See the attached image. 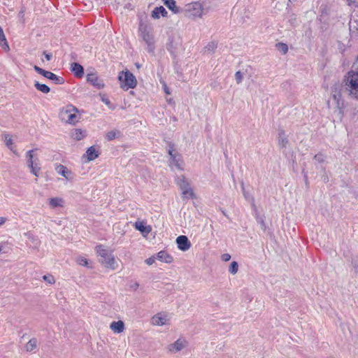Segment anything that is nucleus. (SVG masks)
Listing matches in <instances>:
<instances>
[{"label": "nucleus", "instance_id": "1", "mask_svg": "<svg viewBox=\"0 0 358 358\" xmlns=\"http://www.w3.org/2000/svg\"><path fill=\"white\" fill-rule=\"evenodd\" d=\"M345 89L349 94L358 99V71L350 70L344 77Z\"/></svg>", "mask_w": 358, "mask_h": 358}, {"label": "nucleus", "instance_id": "2", "mask_svg": "<svg viewBox=\"0 0 358 358\" xmlns=\"http://www.w3.org/2000/svg\"><path fill=\"white\" fill-rule=\"evenodd\" d=\"M96 251L100 257L99 262L106 268L115 270L117 268V262L111 252L106 250L103 245H99L96 247Z\"/></svg>", "mask_w": 358, "mask_h": 358}, {"label": "nucleus", "instance_id": "3", "mask_svg": "<svg viewBox=\"0 0 358 358\" xmlns=\"http://www.w3.org/2000/svg\"><path fill=\"white\" fill-rule=\"evenodd\" d=\"M343 90V86L340 83H336L334 85L331 89V94L334 100L336 103L338 116L341 120L343 117V109L345 108V102L342 98V91Z\"/></svg>", "mask_w": 358, "mask_h": 358}, {"label": "nucleus", "instance_id": "4", "mask_svg": "<svg viewBox=\"0 0 358 358\" xmlns=\"http://www.w3.org/2000/svg\"><path fill=\"white\" fill-rule=\"evenodd\" d=\"M118 79L120 81L121 87L123 89H134L137 85L136 77L128 70L120 72L118 76Z\"/></svg>", "mask_w": 358, "mask_h": 358}, {"label": "nucleus", "instance_id": "5", "mask_svg": "<svg viewBox=\"0 0 358 358\" xmlns=\"http://www.w3.org/2000/svg\"><path fill=\"white\" fill-rule=\"evenodd\" d=\"M78 112V110L76 107L69 105L65 110L61 111L60 118L69 124H75L80 119V117L76 114Z\"/></svg>", "mask_w": 358, "mask_h": 358}, {"label": "nucleus", "instance_id": "6", "mask_svg": "<svg viewBox=\"0 0 358 358\" xmlns=\"http://www.w3.org/2000/svg\"><path fill=\"white\" fill-rule=\"evenodd\" d=\"M34 69L38 74L52 81L55 85H63L65 83V80L63 77L59 76L51 71H46L36 65L34 66Z\"/></svg>", "mask_w": 358, "mask_h": 358}, {"label": "nucleus", "instance_id": "7", "mask_svg": "<svg viewBox=\"0 0 358 358\" xmlns=\"http://www.w3.org/2000/svg\"><path fill=\"white\" fill-rule=\"evenodd\" d=\"M168 144V153L171 157L170 163L173 164L178 169L183 170V168L181 166L180 162H182L181 159V156L179 154L174 153L175 151V145L173 143L169 141L167 143Z\"/></svg>", "mask_w": 358, "mask_h": 358}, {"label": "nucleus", "instance_id": "8", "mask_svg": "<svg viewBox=\"0 0 358 358\" xmlns=\"http://www.w3.org/2000/svg\"><path fill=\"white\" fill-rule=\"evenodd\" d=\"M86 80L88 83L97 90L103 89L105 86L103 80L98 76L96 73H87L86 76Z\"/></svg>", "mask_w": 358, "mask_h": 358}, {"label": "nucleus", "instance_id": "9", "mask_svg": "<svg viewBox=\"0 0 358 358\" xmlns=\"http://www.w3.org/2000/svg\"><path fill=\"white\" fill-rule=\"evenodd\" d=\"M186 12L188 16L201 17L202 15V6L199 2H194L187 6Z\"/></svg>", "mask_w": 358, "mask_h": 358}, {"label": "nucleus", "instance_id": "10", "mask_svg": "<svg viewBox=\"0 0 358 358\" xmlns=\"http://www.w3.org/2000/svg\"><path fill=\"white\" fill-rule=\"evenodd\" d=\"M139 31H141V36L145 43L155 41L152 35V29L150 27L141 24L139 27Z\"/></svg>", "mask_w": 358, "mask_h": 358}, {"label": "nucleus", "instance_id": "11", "mask_svg": "<svg viewBox=\"0 0 358 358\" xmlns=\"http://www.w3.org/2000/svg\"><path fill=\"white\" fill-rule=\"evenodd\" d=\"M178 248L183 252L188 250L191 248V242L186 236L180 235L176 238Z\"/></svg>", "mask_w": 358, "mask_h": 358}, {"label": "nucleus", "instance_id": "12", "mask_svg": "<svg viewBox=\"0 0 358 358\" xmlns=\"http://www.w3.org/2000/svg\"><path fill=\"white\" fill-rule=\"evenodd\" d=\"M180 43L174 40L173 36H169L166 44V49L173 56V59H176L177 57V50Z\"/></svg>", "mask_w": 358, "mask_h": 358}, {"label": "nucleus", "instance_id": "13", "mask_svg": "<svg viewBox=\"0 0 358 358\" xmlns=\"http://www.w3.org/2000/svg\"><path fill=\"white\" fill-rule=\"evenodd\" d=\"M187 345V342L185 339L180 338L176 341L173 343L170 344L168 346V349L171 352H177L180 351Z\"/></svg>", "mask_w": 358, "mask_h": 358}, {"label": "nucleus", "instance_id": "14", "mask_svg": "<svg viewBox=\"0 0 358 358\" xmlns=\"http://www.w3.org/2000/svg\"><path fill=\"white\" fill-rule=\"evenodd\" d=\"M135 229L139 231L143 236H147L150 233L152 228L147 225L143 221H136L134 224Z\"/></svg>", "mask_w": 358, "mask_h": 358}, {"label": "nucleus", "instance_id": "15", "mask_svg": "<svg viewBox=\"0 0 358 358\" xmlns=\"http://www.w3.org/2000/svg\"><path fill=\"white\" fill-rule=\"evenodd\" d=\"M71 71H72L75 77L78 78H83L85 74L83 66L77 62H73L71 64Z\"/></svg>", "mask_w": 358, "mask_h": 358}, {"label": "nucleus", "instance_id": "16", "mask_svg": "<svg viewBox=\"0 0 358 358\" xmlns=\"http://www.w3.org/2000/svg\"><path fill=\"white\" fill-rule=\"evenodd\" d=\"M167 14L166 10L162 6H160L154 8L151 17L154 19H159L160 16L166 17Z\"/></svg>", "mask_w": 358, "mask_h": 358}, {"label": "nucleus", "instance_id": "17", "mask_svg": "<svg viewBox=\"0 0 358 358\" xmlns=\"http://www.w3.org/2000/svg\"><path fill=\"white\" fill-rule=\"evenodd\" d=\"M99 152L95 148L94 146L88 148L86 151V157L89 162L94 160L99 156Z\"/></svg>", "mask_w": 358, "mask_h": 358}, {"label": "nucleus", "instance_id": "18", "mask_svg": "<svg viewBox=\"0 0 358 358\" xmlns=\"http://www.w3.org/2000/svg\"><path fill=\"white\" fill-rule=\"evenodd\" d=\"M157 258L165 263H171L173 260V257L164 250H161L157 254Z\"/></svg>", "mask_w": 358, "mask_h": 358}, {"label": "nucleus", "instance_id": "19", "mask_svg": "<svg viewBox=\"0 0 358 358\" xmlns=\"http://www.w3.org/2000/svg\"><path fill=\"white\" fill-rule=\"evenodd\" d=\"M71 136L76 141H80L86 136V131L81 129H74L71 131Z\"/></svg>", "mask_w": 358, "mask_h": 358}, {"label": "nucleus", "instance_id": "20", "mask_svg": "<svg viewBox=\"0 0 358 358\" xmlns=\"http://www.w3.org/2000/svg\"><path fill=\"white\" fill-rule=\"evenodd\" d=\"M176 182L177 185L179 186L181 191L190 187L189 182L184 175L178 176L176 179Z\"/></svg>", "mask_w": 358, "mask_h": 358}, {"label": "nucleus", "instance_id": "21", "mask_svg": "<svg viewBox=\"0 0 358 358\" xmlns=\"http://www.w3.org/2000/svg\"><path fill=\"white\" fill-rule=\"evenodd\" d=\"M110 327L115 333L120 334L124 329V323L122 320L114 321L110 324Z\"/></svg>", "mask_w": 358, "mask_h": 358}, {"label": "nucleus", "instance_id": "22", "mask_svg": "<svg viewBox=\"0 0 358 358\" xmlns=\"http://www.w3.org/2000/svg\"><path fill=\"white\" fill-rule=\"evenodd\" d=\"M289 143V140L285 135V132L283 130H281L278 133V145L280 148H285L287 145Z\"/></svg>", "mask_w": 358, "mask_h": 358}, {"label": "nucleus", "instance_id": "23", "mask_svg": "<svg viewBox=\"0 0 358 358\" xmlns=\"http://www.w3.org/2000/svg\"><path fill=\"white\" fill-rule=\"evenodd\" d=\"M164 5L171 10L173 13H178L180 8L176 6V2L174 0H162Z\"/></svg>", "mask_w": 358, "mask_h": 358}, {"label": "nucleus", "instance_id": "24", "mask_svg": "<svg viewBox=\"0 0 358 358\" xmlns=\"http://www.w3.org/2000/svg\"><path fill=\"white\" fill-rule=\"evenodd\" d=\"M152 322L155 325L162 326L166 324V317L159 315V314H158L152 317Z\"/></svg>", "mask_w": 358, "mask_h": 358}, {"label": "nucleus", "instance_id": "25", "mask_svg": "<svg viewBox=\"0 0 358 358\" xmlns=\"http://www.w3.org/2000/svg\"><path fill=\"white\" fill-rule=\"evenodd\" d=\"M33 150H29L27 152L26 157H27V164L28 167L33 168L35 165L36 160H38V158H36L35 160H34V155H33Z\"/></svg>", "mask_w": 358, "mask_h": 358}, {"label": "nucleus", "instance_id": "26", "mask_svg": "<svg viewBox=\"0 0 358 358\" xmlns=\"http://www.w3.org/2000/svg\"><path fill=\"white\" fill-rule=\"evenodd\" d=\"M34 87L37 90L44 94H48L50 92V88L47 85L40 83L38 81L34 82Z\"/></svg>", "mask_w": 358, "mask_h": 358}, {"label": "nucleus", "instance_id": "27", "mask_svg": "<svg viewBox=\"0 0 358 358\" xmlns=\"http://www.w3.org/2000/svg\"><path fill=\"white\" fill-rule=\"evenodd\" d=\"M55 171L58 174L66 178H68L67 174L69 173H71L70 171H69L68 169L62 164L57 165V166L55 167Z\"/></svg>", "mask_w": 358, "mask_h": 358}, {"label": "nucleus", "instance_id": "28", "mask_svg": "<svg viewBox=\"0 0 358 358\" xmlns=\"http://www.w3.org/2000/svg\"><path fill=\"white\" fill-rule=\"evenodd\" d=\"M63 199L59 197L51 198L49 200L50 206L55 208L59 206H62Z\"/></svg>", "mask_w": 358, "mask_h": 358}, {"label": "nucleus", "instance_id": "29", "mask_svg": "<svg viewBox=\"0 0 358 358\" xmlns=\"http://www.w3.org/2000/svg\"><path fill=\"white\" fill-rule=\"evenodd\" d=\"M182 197L183 199L189 198L194 199L195 198V194L194 193L193 189L190 187H189L188 188L185 189L182 191Z\"/></svg>", "mask_w": 358, "mask_h": 358}, {"label": "nucleus", "instance_id": "30", "mask_svg": "<svg viewBox=\"0 0 358 358\" xmlns=\"http://www.w3.org/2000/svg\"><path fill=\"white\" fill-rule=\"evenodd\" d=\"M37 347V340L35 338H33L29 340V341L26 344V350L28 352H31L35 350Z\"/></svg>", "mask_w": 358, "mask_h": 358}, {"label": "nucleus", "instance_id": "31", "mask_svg": "<svg viewBox=\"0 0 358 358\" xmlns=\"http://www.w3.org/2000/svg\"><path fill=\"white\" fill-rule=\"evenodd\" d=\"M217 48V43L211 41L208 43L204 48L205 52L208 53H213Z\"/></svg>", "mask_w": 358, "mask_h": 358}, {"label": "nucleus", "instance_id": "32", "mask_svg": "<svg viewBox=\"0 0 358 358\" xmlns=\"http://www.w3.org/2000/svg\"><path fill=\"white\" fill-rule=\"evenodd\" d=\"M120 136V131L112 130V131H109L106 133V138L110 141L115 139V138L119 137Z\"/></svg>", "mask_w": 358, "mask_h": 358}, {"label": "nucleus", "instance_id": "33", "mask_svg": "<svg viewBox=\"0 0 358 358\" xmlns=\"http://www.w3.org/2000/svg\"><path fill=\"white\" fill-rule=\"evenodd\" d=\"M256 220L257 223L260 225L261 229L265 231L266 230L267 227L264 218L262 216H260L259 215H257Z\"/></svg>", "mask_w": 358, "mask_h": 358}, {"label": "nucleus", "instance_id": "34", "mask_svg": "<svg viewBox=\"0 0 358 358\" xmlns=\"http://www.w3.org/2000/svg\"><path fill=\"white\" fill-rule=\"evenodd\" d=\"M238 270V264L236 261H233L229 266V272L233 275L236 274Z\"/></svg>", "mask_w": 358, "mask_h": 358}, {"label": "nucleus", "instance_id": "35", "mask_svg": "<svg viewBox=\"0 0 358 358\" xmlns=\"http://www.w3.org/2000/svg\"><path fill=\"white\" fill-rule=\"evenodd\" d=\"M275 46L278 50L282 54H286L288 51V46L286 43H278Z\"/></svg>", "mask_w": 358, "mask_h": 358}, {"label": "nucleus", "instance_id": "36", "mask_svg": "<svg viewBox=\"0 0 358 358\" xmlns=\"http://www.w3.org/2000/svg\"><path fill=\"white\" fill-rule=\"evenodd\" d=\"M313 159L317 163L322 164L325 161V156L322 152H319L314 156Z\"/></svg>", "mask_w": 358, "mask_h": 358}, {"label": "nucleus", "instance_id": "37", "mask_svg": "<svg viewBox=\"0 0 358 358\" xmlns=\"http://www.w3.org/2000/svg\"><path fill=\"white\" fill-rule=\"evenodd\" d=\"M43 279L46 282H48V284H50V285H52L55 282V278L51 274H47V275H44L43 276Z\"/></svg>", "mask_w": 358, "mask_h": 358}, {"label": "nucleus", "instance_id": "38", "mask_svg": "<svg viewBox=\"0 0 358 358\" xmlns=\"http://www.w3.org/2000/svg\"><path fill=\"white\" fill-rule=\"evenodd\" d=\"M243 76L244 73L241 72V71H238L235 73V79L237 84H240L242 83L243 80Z\"/></svg>", "mask_w": 358, "mask_h": 358}, {"label": "nucleus", "instance_id": "39", "mask_svg": "<svg viewBox=\"0 0 358 358\" xmlns=\"http://www.w3.org/2000/svg\"><path fill=\"white\" fill-rule=\"evenodd\" d=\"M146 44L148 45L147 51L149 53H151V54L154 55L155 54V41L146 43Z\"/></svg>", "mask_w": 358, "mask_h": 358}, {"label": "nucleus", "instance_id": "40", "mask_svg": "<svg viewBox=\"0 0 358 358\" xmlns=\"http://www.w3.org/2000/svg\"><path fill=\"white\" fill-rule=\"evenodd\" d=\"M40 169L41 168L38 166L37 164H35L33 168H30L31 173L37 177L38 176V171H40Z\"/></svg>", "mask_w": 358, "mask_h": 358}, {"label": "nucleus", "instance_id": "41", "mask_svg": "<svg viewBox=\"0 0 358 358\" xmlns=\"http://www.w3.org/2000/svg\"><path fill=\"white\" fill-rule=\"evenodd\" d=\"M230 259H231V255L228 253H224V254L222 255V256H221V259L223 262H228L230 260Z\"/></svg>", "mask_w": 358, "mask_h": 358}, {"label": "nucleus", "instance_id": "42", "mask_svg": "<svg viewBox=\"0 0 358 358\" xmlns=\"http://www.w3.org/2000/svg\"><path fill=\"white\" fill-rule=\"evenodd\" d=\"M43 55L47 61H50L52 58V55L50 52H47L46 51H44Z\"/></svg>", "mask_w": 358, "mask_h": 358}, {"label": "nucleus", "instance_id": "43", "mask_svg": "<svg viewBox=\"0 0 358 358\" xmlns=\"http://www.w3.org/2000/svg\"><path fill=\"white\" fill-rule=\"evenodd\" d=\"M24 236H27L31 241L34 242L35 238L30 232L25 233Z\"/></svg>", "mask_w": 358, "mask_h": 358}, {"label": "nucleus", "instance_id": "44", "mask_svg": "<svg viewBox=\"0 0 358 358\" xmlns=\"http://www.w3.org/2000/svg\"><path fill=\"white\" fill-rule=\"evenodd\" d=\"M155 257H151L145 260L148 265H152L155 262Z\"/></svg>", "mask_w": 358, "mask_h": 358}, {"label": "nucleus", "instance_id": "45", "mask_svg": "<svg viewBox=\"0 0 358 358\" xmlns=\"http://www.w3.org/2000/svg\"><path fill=\"white\" fill-rule=\"evenodd\" d=\"M5 141H6V145L8 148H10V147L12 145V144H13V141H12V139H11L10 138H8V137H7V136H6V140H5Z\"/></svg>", "mask_w": 358, "mask_h": 358}, {"label": "nucleus", "instance_id": "46", "mask_svg": "<svg viewBox=\"0 0 358 358\" xmlns=\"http://www.w3.org/2000/svg\"><path fill=\"white\" fill-rule=\"evenodd\" d=\"M87 264H88V262H87V259H82L80 262V264L83 265V266H87Z\"/></svg>", "mask_w": 358, "mask_h": 358}, {"label": "nucleus", "instance_id": "47", "mask_svg": "<svg viewBox=\"0 0 358 358\" xmlns=\"http://www.w3.org/2000/svg\"><path fill=\"white\" fill-rule=\"evenodd\" d=\"M102 101L108 106L110 104V101L108 99H102Z\"/></svg>", "mask_w": 358, "mask_h": 358}, {"label": "nucleus", "instance_id": "48", "mask_svg": "<svg viewBox=\"0 0 358 358\" xmlns=\"http://www.w3.org/2000/svg\"><path fill=\"white\" fill-rule=\"evenodd\" d=\"M6 218L5 217H0V225L3 224L5 223L6 222Z\"/></svg>", "mask_w": 358, "mask_h": 358}, {"label": "nucleus", "instance_id": "49", "mask_svg": "<svg viewBox=\"0 0 358 358\" xmlns=\"http://www.w3.org/2000/svg\"><path fill=\"white\" fill-rule=\"evenodd\" d=\"M241 189H242V191H243V194H244V195H245V194L244 183H243V181L241 182Z\"/></svg>", "mask_w": 358, "mask_h": 358}, {"label": "nucleus", "instance_id": "50", "mask_svg": "<svg viewBox=\"0 0 358 358\" xmlns=\"http://www.w3.org/2000/svg\"><path fill=\"white\" fill-rule=\"evenodd\" d=\"M349 2V4L355 3L357 2V0H347Z\"/></svg>", "mask_w": 358, "mask_h": 358}, {"label": "nucleus", "instance_id": "51", "mask_svg": "<svg viewBox=\"0 0 358 358\" xmlns=\"http://www.w3.org/2000/svg\"><path fill=\"white\" fill-rule=\"evenodd\" d=\"M164 92L166 93V94H170L169 91V89L167 87L166 85H164Z\"/></svg>", "mask_w": 358, "mask_h": 358}, {"label": "nucleus", "instance_id": "52", "mask_svg": "<svg viewBox=\"0 0 358 358\" xmlns=\"http://www.w3.org/2000/svg\"><path fill=\"white\" fill-rule=\"evenodd\" d=\"M135 66H136L137 69H140L141 67V64H140L138 63H136Z\"/></svg>", "mask_w": 358, "mask_h": 358}, {"label": "nucleus", "instance_id": "53", "mask_svg": "<svg viewBox=\"0 0 358 358\" xmlns=\"http://www.w3.org/2000/svg\"><path fill=\"white\" fill-rule=\"evenodd\" d=\"M328 180H329L328 177H327V176H324V181L325 182H328Z\"/></svg>", "mask_w": 358, "mask_h": 358}, {"label": "nucleus", "instance_id": "54", "mask_svg": "<svg viewBox=\"0 0 358 358\" xmlns=\"http://www.w3.org/2000/svg\"><path fill=\"white\" fill-rule=\"evenodd\" d=\"M355 272L356 273H358V266L357 265H355Z\"/></svg>", "mask_w": 358, "mask_h": 358}, {"label": "nucleus", "instance_id": "55", "mask_svg": "<svg viewBox=\"0 0 358 358\" xmlns=\"http://www.w3.org/2000/svg\"><path fill=\"white\" fill-rule=\"evenodd\" d=\"M222 213H223V215H224V216H226L227 217H228V215L226 214V213H225L224 210H222Z\"/></svg>", "mask_w": 358, "mask_h": 358}, {"label": "nucleus", "instance_id": "56", "mask_svg": "<svg viewBox=\"0 0 358 358\" xmlns=\"http://www.w3.org/2000/svg\"><path fill=\"white\" fill-rule=\"evenodd\" d=\"M1 251V247L0 246V252Z\"/></svg>", "mask_w": 358, "mask_h": 358}, {"label": "nucleus", "instance_id": "57", "mask_svg": "<svg viewBox=\"0 0 358 358\" xmlns=\"http://www.w3.org/2000/svg\"><path fill=\"white\" fill-rule=\"evenodd\" d=\"M289 1H292V0H289Z\"/></svg>", "mask_w": 358, "mask_h": 358}, {"label": "nucleus", "instance_id": "58", "mask_svg": "<svg viewBox=\"0 0 358 358\" xmlns=\"http://www.w3.org/2000/svg\"><path fill=\"white\" fill-rule=\"evenodd\" d=\"M357 3H358V0H357Z\"/></svg>", "mask_w": 358, "mask_h": 358}]
</instances>
